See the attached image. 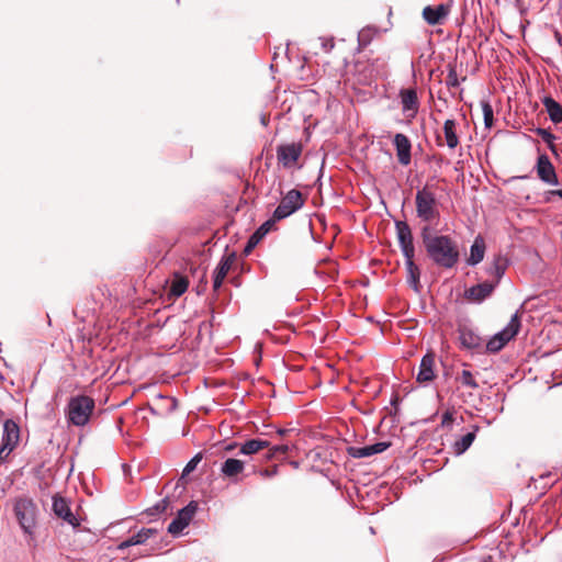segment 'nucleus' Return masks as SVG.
<instances>
[{"label":"nucleus","instance_id":"f257e3e1","mask_svg":"<svg viewBox=\"0 0 562 562\" xmlns=\"http://www.w3.org/2000/svg\"><path fill=\"white\" fill-rule=\"evenodd\" d=\"M422 236L426 251L436 265L446 269L453 268L457 265L459 249L449 236H431L428 226L423 228Z\"/></svg>","mask_w":562,"mask_h":562},{"label":"nucleus","instance_id":"f03ea898","mask_svg":"<svg viewBox=\"0 0 562 562\" xmlns=\"http://www.w3.org/2000/svg\"><path fill=\"white\" fill-rule=\"evenodd\" d=\"M94 400L87 395L70 397L65 409L67 422L77 427L86 426L94 411Z\"/></svg>","mask_w":562,"mask_h":562},{"label":"nucleus","instance_id":"7ed1b4c3","mask_svg":"<svg viewBox=\"0 0 562 562\" xmlns=\"http://www.w3.org/2000/svg\"><path fill=\"white\" fill-rule=\"evenodd\" d=\"M417 217L425 223H436L440 217L437 199L429 183L416 192L415 196Z\"/></svg>","mask_w":562,"mask_h":562},{"label":"nucleus","instance_id":"20e7f679","mask_svg":"<svg viewBox=\"0 0 562 562\" xmlns=\"http://www.w3.org/2000/svg\"><path fill=\"white\" fill-rule=\"evenodd\" d=\"M13 512L23 532L31 538L37 524V506L30 497H19L14 501Z\"/></svg>","mask_w":562,"mask_h":562},{"label":"nucleus","instance_id":"39448f33","mask_svg":"<svg viewBox=\"0 0 562 562\" xmlns=\"http://www.w3.org/2000/svg\"><path fill=\"white\" fill-rule=\"evenodd\" d=\"M520 329V318L518 312H516L509 323L501 331L495 334L487 342L486 350L490 352L499 351L508 341H510Z\"/></svg>","mask_w":562,"mask_h":562},{"label":"nucleus","instance_id":"423d86ee","mask_svg":"<svg viewBox=\"0 0 562 562\" xmlns=\"http://www.w3.org/2000/svg\"><path fill=\"white\" fill-rule=\"evenodd\" d=\"M304 205L302 193L299 190H290L285 196L282 198L280 204L273 212V221H281L292 215Z\"/></svg>","mask_w":562,"mask_h":562},{"label":"nucleus","instance_id":"0eeeda50","mask_svg":"<svg viewBox=\"0 0 562 562\" xmlns=\"http://www.w3.org/2000/svg\"><path fill=\"white\" fill-rule=\"evenodd\" d=\"M302 151L301 143L282 144L277 147V158L283 168L290 169L296 165Z\"/></svg>","mask_w":562,"mask_h":562},{"label":"nucleus","instance_id":"6e6552de","mask_svg":"<svg viewBox=\"0 0 562 562\" xmlns=\"http://www.w3.org/2000/svg\"><path fill=\"white\" fill-rule=\"evenodd\" d=\"M451 11V5L448 2H438L436 4L426 5L423 9V18L429 25H441L447 20Z\"/></svg>","mask_w":562,"mask_h":562},{"label":"nucleus","instance_id":"1a4fd4ad","mask_svg":"<svg viewBox=\"0 0 562 562\" xmlns=\"http://www.w3.org/2000/svg\"><path fill=\"white\" fill-rule=\"evenodd\" d=\"M198 509V505L195 502H190L186 507L180 509L177 514V517L169 524L168 532L173 536H177L182 532V530L189 526L193 516L195 515Z\"/></svg>","mask_w":562,"mask_h":562},{"label":"nucleus","instance_id":"9d476101","mask_svg":"<svg viewBox=\"0 0 562 562\" xmlns=\"http://www.w3.org/2000/svg\"><path fill=\"white\" fill-rule=\"evenodd\" d=\"M396 234L401 250L404 258L415 256V247L413 243V235L409 225L406 222L397 221L395 223Z\"/></svg>","mask_w":562,"mask_h":562},{"label":"nucleus","instance_id":"9b49d317","mask_svg":"<svg viewBox=\"0 0 562 562\" xmlns=\"http://www.w3.org/2000/svg\"><path fill=\"white\" fill-rule=\"evenodd\" d=\"M400 99L403 114L408 119H415L419 110V100L415 89H401Z\"/></svg>","mask_w":562,"mask_h":562},{"label":"nucleus","instance_id":"f8f14e48","mask_svg":"<svg viewBox=\"0 0 562 562\" xmlns=\"http://www.w3.org/2000/svg\"><path fill=\"white\" fill-rule=\"evenodd\" d=\"M536 170L539 179L544 183L554 186L559 183L555 169L546 154L539 155Z\"/></svg>","mask_w":562,"mask_h":562},{"label":"nucleus","instance_id":"ddd939ff","mask_svg":"<svg viewBox=\"0 0 562 562\" xmlns=\"http://www.w3.org/2000/svg\"><path fill=\"white\" fill-rule=\"evenodd\" d=\"M220 471L223 477L228 479L233 483H238L243 480L245 462L239 459L227 458L222 463Z\"/></svg>","mask_w":562,"mask_h":562},{"label":"nucleus","instance_id":"4468645a","mask_svg":"<svg viewBox=\"0 0 562 562\" xmlns=\"http://www.w3.org/2000/svg\"><path fill=\"white\" fill-rule=\"evenodd\" d=\"M54 514L61 518L64 521L69 524L72 527H78L80 525L79 519L72 514L69 503L66 498L55 495L53 497V505H52Z\"/></svg>","mask_w":562,"mask_h":562},{"label":"nucleus","instance_id":"2eb2a0df","mask_svg":"<svg viewBox=\"0 0 562 562\" xmlns=\"http://www.w3.org/2000/svg\"><path fill=\"white\" fill-rule=\"evenodd\" d=\"M393 144L395 146L398 162L402 166H408L412 160V143L409 138L402 133H397L394 135Z\"/></svg>","mask_w":562,"mask_h":562},{"label":"nucleus","instance_id":"dca6fc26","mask_svg":"<svg viewBox=\"0 0 562 562\" xmlns=\"http://www.w3.org/2000/svg\"><path fill=\"white\" fill-rule=\"evenodd\" d=\"M391 446L390 442L380 441L366 447H348L347 452L350 457L356 459L368 458L385 451Z\"/></svg>","mask_w":562,"mask_h":562},{"label":"nucleus","instance_id":"f3484780","mask_svg":"<svg viewBox=\"0 0 562 562\" xmlns=\"http://www.w3.org/2000/svg\"><path fill=\"white\" fill-rule=\"evenodd\" d=\"M495 288V283L485 281L468 289L464 297L470 302L481 303L492 294Z\"/></svg>","mask_w":562,"mask_h":562},{"label":"nucleus","instance_id":"a211bd4d","mask_svg":"<svg viewBox=\"0 0 562 562\" xmlns=\"http://www.w3.org/2000/svg\"><path fill=\"white\" fill-rule=\"evenodd\" d=\"M235 258H236L235 254L232 252L229 255L223 256L222 259L220 260L217 267L214 270V274H213L214 291H217L222 286V283L224 281V279L226 278L229 269L232 268V265L234 263Z\"/></svg>","mask_w":562,"mask_h":562},{"label":"nucleus","instance_id":"6ab92c4d","mask_svg":"<svg viewBox=\"0 0 562 562\" xmlns=\"http://www.w3.org/2000/svg\"><path fill=\"white\" fill-rule=\"evenodd\" d=\"M20 441V427L13 419H7L3 423V434L1 443L4 448L14 450Z\"/></svg>","mask_w":562,"mask_h":562},{"label":"nucleus","instance_id":"aec40b11","mask_svg":"<svg viewBox=\"0 0 562 562\" xmlns=\"http://www.w3.org/2000/svg\"><path fill=\"white\" fill-rule=\"evenodd\" d=\"M435 356L432 353H426L420 361L419 370L416 376L418 383L426 384L431 382L435 374Z\"/></svg>","mask_w":562,"mask_h":562},{"label":"nucleus","instance_id":"412c9836","mask_svg":"<svg viewBox=\"0 0 562 562\" xmlns=\"http://www.w3.org/2000/svg\"><path fill=\"white\" fill-rule=\"evenodd\" d=\"M459 340L462 348L477 350L482 347V338L472 329L463 327L459 329Z\"/></svg>","mask_w":562,"mask_h":562},{"label":"nucleus","instance_id":"4be33fe9","mask_svg":"<svg viewBox=\"0 0 562 562\" xmlns=\"http://www.w3.org/2000/svg\"><path fill=\"white\" fill-rule=\"evenodd\" d=\"M157 535V529L155 528H142L138 532L131 536L126 540L122 541L119 546V550H124L132 546H138L145 543L150 537Z\"/></svg>","mask_w":562,"mask_h":562},{"label":"nucleus","instance_id":"5701e85b","mask_svg":"<svg viewBox=\"0 0 562 562\" xmlns=\"http://www.w3.org/2000/svg\"><path fill=\"white\" fill-rule=\"evenodd\" d=\"M507 269V259L502 255H497L491 266L487 268V274L493 278L491 283H495V286L499 283L503 278L505 271Z\"/></svg>","mask_w":562,"mask_h":562},{"label":"nucleus","instance_id":"b1692460","mask_svg":"<svg viewBox=\"0 0 562 562\" xmlns=\"http://www.w3.org/2000/svg\"><path fill=\"white\" fill-rule=\"evenodd\" d=\"M268 447H270V442L268 440L254 438L240 443L239 453L244 456H252Z\"/></svg>","mask_w":562,"mask_h":562},{"label":"nucleus","instance_id":"393cba45","mask_svg":"<svg viewBox=\"0 0 562 562\" xmlns=\"http://www.w3.org/2000/svg\"><path fill=\"white\" fill-rule=\"evenodd\" d=\"M479 431V426H473L472 430L461 436L460 439L456 440L452 445L453 453L460 456L464 453L473 443L476 432Z\"/></svg>","mask_w":562,"mask_h":562},{"label":"nucleus","instance_id":"a878e982","mask_svg":"<svg viewBox=\"0 0 562 562\" xmlns=\"http://www.w3.org/2000/svg\"><path fill=\"white\" fill-rule=\"evenodd\" d=\"M458 123L456 120L449 119L443 123V134L446 139V145L450 149H454L459 145V137L457 135Z\"/></svg>","mask_w":562,"mask_h":562},{"label":"nucleus","instance_id":"bb28decb","mask_svg":"<svg viewBox=\"0 0 562 562\" xmlns=\"http://www.w3.org/2000/svg\"><path fill=\"white\" fill-rule=\"evenodd\" d=\"M484 254H485V243H484V239L480 236H477L471 248H470V257L468 258V263L470 266H475L477 263H480L483 258H484Z\"/></svg>","mask_w":562,"mask_h":562},{"label":"nucleus","instance_id":"cd10ccee","mask_svg":"<svg viewBox=\"0 0 562 562\" xmlns=\"http://www.w3.org/2000/svg\"><path fill=\"white\" fill-rule=\"evenodd\" d=\"M189 286V281L186 277L175 273L169 286V295L173 297L181 296Z\"/></svg>","mask_w":562,"mask_h":562},{"label":"nucleus","instance_id":"c85d7f7f","mask_svg":"<svg viewBox=\"0 0 562 562\" xmlns=\"http://www.w3.org/2000/svg\"><path fill=\"white\" fill-rule=\"evenodd\" d=\"M550 120L558 124L562 122V106L551 97H546L542 101Z\"/></svg>","mask_w":562,"mask_h":562},{"label":"nucleus","instance_id":"c756f323","mask_svg":"<svg viewBox=\"0 0 562 562\" xmlns=\"http://www.w3.org/2000/svg\"><path fill=\"white\" fill-rule=\"evenodd\" d=\"M379 34V29L375 26H364L358 33V49L362 50L367 47L373 38Z\"/></svg>","mask_w":562,"mask_h":562},{"label":"nucleus","instance_id":"7c9ffc66","mask_svg":"<svg viewBox=\"0 0 562 562\" xmlns=\"http://www.w3.org/2000/svg\"><path fill=\"white\" fill-rule=\"evenodd\" d=\"M405 266L409 273V282L414 285L415 289H417L420 271L414 262V257L405 258Z\"/></svg>","mask_w":562,"mask_h":562},{"label":"nucleus","instance_id":"2f4dec72","mask_svg":"<svg viewBox=\"0 0 562 562\" xmlns=\"http://www.w3.org/2000/svg\"><path fill=\"white\" fill-rule=\"evenodd\" d=\"M481 106H482V112H483V117H484V125L486 128H491L493 126V122H494L493 108L490 104V102L485 101V100L481 101Z\"/></svg>","mask_w":562,"mask_h":562},{"label":"nucleus","instance_id":"473e14b6","mask_svg":"<svg viewBox=\"0 0 562 562\" xmlns=\"http://www.w3.org/2000/svg\"><path fill=\"white\" fill-rule=\"evenodd\" d=\"M458 380L461 382L462 385L471 387V389H479V383L476 382L475 378L473 376L472 372L469 370H463L461 374L458 376Z\"/></svg>","mask_w":562,"mask_h":562},{"label":"nucleus","instance_id":"72a5a7b5","mask_svg":"<svg viewBox=\"0 0 562 562\" xmlns=\"http://www.w3.org/2000/svg\"><path fill=\"white\" fill-rule=\"evenodd\" d=\"M168 506H169V498L165 497L161 501H159L156 505L147 508L146 509V514L148 516L160 515V514H162V513H165L167 510Z\"/></svg>","mask_w":562,"mask_h":562},{"label":"nucleus","instance_id":"f704fd0d","mask_svg":"<svg viewBox=\"0 0 562 562\" xmlns=\"http://www.w3.org/2000/svg\"><path fill=\"white\" fill-rule=\"evenodd\" d=\"M202 460V454L201 453H198L195 454L188 463L187 465L184 467L183 471H182V476H186L188 475L189 473H191L193 470H195V468L198 467V464L200 463V461Z\"/></svg>","mask_w":562,"mask_h":562},{"label":"nucleus","instance_id":"c9c22d12","mask_svg":"<svg viewBox=\"0 0 562 562\" xmlns=\"http://www.w3.org/2000/svg\"><path fill=\"white\" fill-rule=\"evenodd\" d=\"M446 85L448 87H458L459 86L458 74H457V70L454 67L449 68L447 79H446Z\"/></svg>","mask_w":562,"mask_h":562},{"label":"nucleus","instance_id":"e433bc0d","mask_svg":"<svg viewBox=\"0 0 562 562\" xmlns=\"http://www.w3.org/2000/svg\"><path fill=\"white\" fill-rule=\"evenodd\" d=\"M322 49L325 53H330L335 47V41L334 37H319Z\"/></svg>","mask_w":562,"mask_h":562},{"label":"nucleus","instance_id":"4c0bfd02","mask_svg":"<svg viewBox=\"0 0 562 562\" xmlns=\"http://www.w3.org/2000/svg\"><path fill=\"white\" fill-rule=\"evenodd\" d=\"M258 473L260 476H262L265 479H269V477L276 476L279 473V467L276 464V465L271 467L270 469H261V470H259Z\"/></svg>","mask_w":562,"mask_h":562},{"label":"nucleus","instance_id":"58836bf2","mask_svg":"<svg viewBox=\"0 0 562 562\" xmlns=\"http://www.w3.org/2000/svg\"><path fill=\"white\" fill-rule=\"evenodd\" d=\"M158 398L161 400V401H167L168 402V406L166 408V413H171V412H173L177 408L178 402H177L176 398L164 396V395H158Z\"/></svg>","mask_w":562,"mask_h":562},{"label":"nucleus","instance_id":"ea45409f","mask_svg":"<svg viewBox=\"0 0 562 562\" xmlns=\"http://www.w3.org/2000/svg\"><path fill=\"white\" fill-rule=\"evenodd\" d=\"M272 447H273V452H277V454H285L291 449V447L289 445H276Z\"/></svg>","mask_w":562,"mask_h":562},{"label":"nucleus","instance_id":"a19ab883","mask_svg":"<svg viewBox=\"0 0 562 562\" xmlns=\"http://www.w3.org/2000/svg\"><path fill=\"white\" fill-rule=\"evenodd\" d=\"M13 450L10 449V448H4V445L1 443L0 446V464H2L7 458L9 457V454L12 452Z\"/></svg>","mask_w":562,"mask_h":562},{"label":"nucleus","instance_id":"79ce46f5","mask_svg":"<svg viewBox=\"0 0 562 562\" xmlns=\"http://www.w3.org/2000/svg\"><path fill=\"white\" fill-rule=\"evenodd\" d=\"M538 134L547 142L551 140L554 138V136L548 132L547 130H543V128H539L538 130Z\"/></svg>","mask_w":562,"mask_h":562},{"label":"nucleus","instance_id":"37998d69","mask_svg":"<svg viewBox=\"0 0 562 562\" xmlns=\"http://www.w3.org/2000/svg\"><path fill=\"white\" fill-rule=\"evenodd\" d=\"M259 238H260V237L255 233V234L250 237V239H249V241H248V245H247V247H246L245 251H249V250H250V249H251V248L257 244V241H258V239H259Z\"/></svg>","mask_w":562,"mask_h":562},{"label":"nucleus","instance_id":"c03bdc74","mask_svg":"<svg viewBox=\"0 0 562 562\" xmlns=\"http://www.w3.org/2000/svg\"><path fill=\"white\" fill-rule=\"evenodd\" d=\"M270 221L266 222L265 224H262L259 229L256 232V234L260 237L262 235H265L268 231H269V226H270Z\"/></svg>","mask_w":562,"mask_h":562},{"label":"nucleus","instance_id":"a18cd8bd","mask_svg":"<svg viewBox=\"0 0 562 562\" xmlns=\"http://www.w3.org/2000/svg\"><path fill=\"white\" fill-rule=\"evenodd\" d=\"M269 448V451L268 453L266 454V460H272V459H276L278 457L277 452H273V447H268Z\"/></svg>","mask_w":562,"mask_h":562},{"label":"nucleus","instance_id":"49530a36","mask_svg":"<svg viewBox=\"0 0 562 562\" xmlns=\"http://www.w3.org/2000/svg\"><path fill=\"white\" fill-rule=\"evenodd\" d=\"M549 194L550 195H554V196H559L560 199H562V189L550 190Z\"/></svg>","mask_w":562,"mask_h":562},{"label":"nucleus","instance_id":"de8ad7c7","mask_svg":"<svg viewBox=\"0 0 562 562\" xmlns=\"http://www.w3.org/2000/svg\"><path fill=\"white\" fill-rule=\"evenodd\" d=\"M288 431H289L288 429H278V430H277V434H278L279 436H284Z\"/></svg>","mask_w":562,"mask_h":562},{"label":"nucleus","instance_id":"09e8293b","mask_svg":"<svg viewBox=\"0 0 562 562\" xmlns=\"http://www.w3.org/2000/svg\"><path fill=\"white\" fill-rule=\"evenodd\" d=\"M290 464L294 468V469H297L299 468V462L297 461H291Z\"/></svg>","mask_w":562,"mask_h":562},{"label":"nucleus","instance_id":"8fccbe9b","mask_svg":"<svg viewBox=\"0 0 562 562\" xmlns=\"http://www.w3.org/2000/svg\"><path fill=\"white\" fill-rule=\"evenodd\" d=\"M555 38L561 44L562 37H561V35L558 32L555 33Z\"/></svg>","mask_w":562,"mask_h":562},{"label":"nucleus","instance_id":"3c124183","mask_svg":"<svg viewBox=\"0 0 562 562\" xmlns=\"http://www.w3.org/2000/svg\"><path fill=\"white\" fill-rule=\"evenodd\" d=\"M234 447H235V445H229V446L226 447V450L229 451V450L234 449Z\"/></svg>","mask_w":562,"mask_h":562},{"label":"nucleus","instance_id":"603ef678","mask_svg":"<svg viewBox=\"0 0 562 562\" xmlns=\"http://www.w3.org/2000/svg\"><path fill=\"white\" fill-rule=\"evenodd\" d=\"M150 411L153 414H157V412L155 411V408L150 407Z\"/></svg>","mask_w":562,"mask_h":562}]
</instances>
